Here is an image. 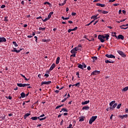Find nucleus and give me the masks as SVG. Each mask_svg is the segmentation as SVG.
Instances as JSON below:
<instances>
[{"mask_svg":"<svg viewBox=\"0 0 128 128\" xmlns=\"http://www.w3.org/2000/svg\"><path fill=\"white\" fill-rule=\"evenodd\" d=\"M119 117L120 118H128V114H125V115H123V116H122V115H120L119 116Z\"/></svg>","mask_w":128,"mask_h":128,"instance_id":"393cba45","label":"nucleus"},{"mask_svg":"<svg viewBox=\"0 0 128 128\" xmlns=\"http://www.w3.org/2000/svg\"><path fill=\"white\" fill-rule=\"evenodd\" d=\"M39 30H46V28H42V27L39 28Z\"/></svg>","mask_w":128,"mask_h":128,"instance_id":"c9c22d12","label":"nucleus"},{"mask_svg":"<svg viewBox=\"0 0 128 128\" xmlns=\"http://www.w3.org/2000/svg\"><path fill=\"white\" fill-rule=\"evenodd\" d=\"M126 19H124L123 20H120V21L117 22L118 24H120V22H125Z\"/></svg>","mask_w":128,"mask_h":128,"instance_id":"c03bdc74","label":"nucleus"},{"mask_svg":"<svg viewBox=\"0 0 128 128\" xmlns=\"http://www.w3.org/2000/svg\"><path fill=\"white\" fill-rule=\"evenodd\" d=\"M52 14H54V12H50L48 15V18L50 20V18H52Z\"/></svg>","mask_w":128,"mask_h":128,"instance_id":"412c9836","label":"nucleus"},{"mask_svg":"<svg viewBox=\"0 0 128 128\" xmlns=\"http://www.w3.org/2000/svg\"><path fill=\"white\" fill-rule=\"evenodd\" d=\"M6 98H8V100H12V96H8V97L6 96Z\"/></svg>","mask_w":128,"mask_h":128,"instance_id":"49530a36","label":"nucleus"},{"mask_svg":"<svg viewBox=\"0 0 128 128\" xmlns=\"http://www.w3.org/2000/svg\"><path fill=\"white\" fill-rule=\"evenodd\" d=\"M120 28H121L122 30H127V28H128V26L126 28H124L123 26H120Z\"/></svg>","mask_w":128,"mask_h":128,"instance_id":"4c0bfd02","label":"nucleus"},{"mask_svg":"<svg viewBox=\"0 0 128 128\" xmlns=\"http://www.w3.org/2000/svg\"><path fill=\"white\" fill-rule=\"evenodd\" d=\"M98 38L100 40L101 42H104V40L102 38V35H98Z\"/></svg>","mask_w":128,"mask_h":128,"instance_id":"9b49d317","label":"nucleus"},{"mask_svg":"<svg viewBox=\"0 0 128 128\" xmlns=\"http://www.w3.org/2000/svg\"><path fill=\"white\" fill-rule=\"evenodd\" d=\"M80 83L78 82L76 84H73L72 86H78H78H80Z\"/></svg>","mask_w":128,"mask_h":128,"instance_id":"7c9ffc66","label":"nucleus"},{"mask_svg":"<svg viewBox=\"0 0 128 128\" xmlns=\"http://www.w3.org/2000/svg\"><path fill=\"white\" fill-rule=\"evenodd\" d=\"M30 116V114H28V113L26 114L24 116V120H26V118H28V116Z\"/></svg>","mask_w":128,"mask_h":128,"instance_id":"b1692460","label":"nucleus"},{"mask_svg":"<svg viewBox=\"0 0 128 128\" xmlns=\"http://www.w3.org/2000/svg\"><path fill=\"white\" fill-rule=\"evenodd\" d=\"M70 56H72L73 58H76V54H73L71 55Z\"/></svg>","mask_w":128,"mask_h":128,"instance_id":"052dcab7","label":"nucleus"},{"mask_svg":"<svg viewBox=\"0 0 128 128\" xmlns=\"http://www.w3.org/2000/svg\"><path fill=\"white\" fill-rule=\"evenodd\" d=\"M76 76H78V78H80V72H76Z\"/></svg>","mask_w":128,"mask_h":128,"instance_id":"58836bf2","label":"nucleus"},{"mask_svg":"<svg viewBox=\"0 0 128 128\" xmlns=\"http://www.w3.org/2000/svg\"><path fill=\"white\" fill-rule=\"evenodd\" d=\"M105 62L106 64H114V62H110V60H106Z\"/></svg>","mask_w":128,"mask_h":128,"instance_id":"cd10ccee","label":"nucleus"},{"mask_svg":"<svg viewBox=\"0 0 128 128\" xmlns=\"http://www.w3.org/2000/svg\"><path fill=\"white\" fill-rule=\"evenodd\" d=\"M67 98H68V97L64 98L63 100H62L61 101V102H66V100Z\"/></svg>","mask_w":128,"mask_h":128,"instance_id":"de8ad7c7","label":"nucleus"},{"mask_svg":"<svg viewBox=\"0 0 128 128\" xmlns=\"http://www.w3.org/2000/svg\"><path fill=\"white\" fill-rule=\"evenodd\" d=\"M122 12H123V14H126V10H122Z\"/></svg>","mask_w":128,"mask_h":128,"instance_id":"680f3d73","label":"nucleus"},{"mask_svg":"<svg viewBox=\"0 0 128 128\" xmlns=\"http://www.w3.org/2000/svg\"><path fill=\"white\" fill-rule=\"evenodd\" d=\"M37 20H40V18H42V16H38L36 18Z\"/></svg>","mask_w":128,"mask_h":128,"instance_id":"e2e57ef3","label":"nucleus"},{"mask_svg":"<svg viewBox=\"0 0 128 128\" xmlns=\"http://www.w3.org/2000/svg\"><path fill=\"white\" fill-rule=\"evenodd\" d=\"M106 56L108 58H116V56L112 54H106Z\"/></svg>","mask_w":128,"mask_h":128,"instance_id":"423d86ee","label":"nucleus"},{"mask_svg":"<svg viewBox=\"0 0 128 128\" xmlns=\"http://www.w3.org/2000/svg\"><path fill=\"white\" fill-rule=\"evenodd\" d=\"M55 92H56V94H58V92H60V90H55Z\"/></svg>","mask_w":128,"mask_h":128,"instance_id":"69168bd1","label":"nucleus"},{"mask_svg":"<svg viewBox=\"0 0 128 128\" xmlns=\"http://www.w3.org/2000/svg\"><path fill=\"white\" fill-rule=\"evenodd\" d=\"M120 106H122V104H120L117 106L116 108H120Z\"/></svg>","mask_w":128,"mask_h":128,"instance_id":"79ce46f5","label":"nucleus"},{"mask_svg":"<svg viewBox=\"0 0 128 128\" xmlns=\"http://www.w3.org/2000/svg\"><path fill=\"white\" fill-rule=\"evenodd\" d=\"M100 74V71L95 70L92 72L91 76H96V74Z\"/></svg>","mask_w":128,"mask_h":128,"instance_id":"20e7f679","label":"nucleus"},{"mask_svg":"<svg viewBox=\"0 0 128 128\" xmlns=\"http://www.w3.org/2000/svg\"><path fill=\"white\" fill-rule=\"evenodd\" d=\"M96 6H101V8H104V6H106V4L96 3Z\"/></svg>","mask_w":128,"mask_h":128,"instance_id":"f8f14e48","label":"nucleus"},{"mask_svg":"<svg viewBox=\"0 0 128 128\" xmlns=\"http://www.w3.org/2000/svg\"><path fill=\"white\" fill-rule=\"evenodd\" d=\"M82 66H83V68H86V64H84V62L82 63Z\"/></svg>","mask_w":128,"mask_h":128,"instance_id":"37998d69","label":"nucleus"},{"mask_svg":"<svg viewBox=\"0 0 128 128\" xmlns=\"http://www.w3.org/2000/svg\"><path fill=\"white\" fill-rule=\"evenodd\" d=\"M42 42H46V39H42Z\"/></svg>","mask_w":128,"mask_h":128,"instance_id":"338daca9","label":"nucleus"},{"mask_svg":"<svg viewBox=\"0 0 128 128\" xmlns=\"http://www.w3.org/2000/svg\"><path fill=\"white\" fill-rule=\"evenodd\" d=\"M44 76H46V78H48V76H50V75H48V74H46Z\"/></svg>","mask_w":128,"mask_h":128,"instance_id":"13d9d810","label":"nucleus"},{"mask_svg":"<svg viewBox=\"0 0 128 128\" xmlns=\"http://www.w3.org/2000/svg\"><path fill=\"white\" fill-rule=\"evenodd\" d=\"M50 20L48 18H45L44 20L42 19V20L44 22H47V20Z\"/></svg>","mask_w":128,"mask_h":128,"instance_id":"e433bc0d","label":"nucleus"},{"mask_svg":"<svg viewBox=\"0 0 128 128\" xmlns=\"http://www.w3.org/2000/svg\"><path fill=\"white\" fill-rule=\"evenodd\" d=\"M61 18H62V20H70V17L64 18V16H62Z\"/></svg>","mask_w":128,"mask_h":128,"instance_id":"f704fd0d","label":"nucleus"},{"mask_svg":"<svg viewBox=\"0 0 128 128\" xmlns=\"http://www.w3.org/2000/svg\"><path fill=\"white\" fill-rule=\"evenodd\" d=\"M108 38H110V34H105V38H106V40H108Z\"/></svg>","mask_w":128,"mask_h":128,"instance_id":"aec40b11","label":"nucleus"},{"mask_svg":"<svg viewBox=\"0 0 128 128\" xmlns=\"http://www.w3.org/2000/svg\"><path fill=\"white\" fill-rule=\"evenodd\" d=\"M31 120H38V117L37 116L32 117L31 118Z\"/></svg>","mask_w":128,"mask_h":128,"instance_id":"473e14b6","label":"nucleus"},{"mask_svg":"<svg viewBox=\"0 0 128 128\" xmlns=\"http://www.w3.org/2000/svg\"><path fill=\"white\" fill-rule=\"evenodd\" d=\"M20 96H21V98H26V94H24V92H22L20 94Z\"/></svg>","mask_w":128,"mask_h":128,"instance_id":"5701e85b","label":"nucleus"},{"mask_svg":"<svg viewBox=\"0 0 128 128\" xmlns=\"http://www.w3.org/2000/svg\"><path fill=\"white\" fill-rule=\"evenodd\" d=\"M92 58L93 60V62H96V60H98V57L97 56H92Z\"/></svg>","mask_w":128,"mask_h":128,"instance_id":"c756f323","label":"nucleus"},{"mask_svg":"<svg viewBox=\"0 0 128 128\" xmlns=\"http://www.w3.org/2000/svg\"><path fill=\"white\" fill-rule=\"evenodd\" d=\"M6 42V39L4 37L0 38V42Z\"/></svg>","mask_w":128,"mask_h":128,"instance_id":"1a4fd4ad","label":"nucleus"},{"mask_svg":"<svg viewBox=\"0 0 128 128\" xmlns=\"http://www.w3.org/2000/svg\"><path fill=\"white\" fill-rule=\"evenodd\" d=\"M14 46L16 47V46H18V44H16V42H12Z\"/></svg>","mask_w":128,"mask_h":128,"instance_id":"72a5a7b5","label":"nucleus"},{"mask_svg":"<svg viewBox=\"0 0 128 128\" xmlns=\"http://www.w3.org/2000/svg\"><path fill=\"white\" fill-rule=\"evenodd\" d=\"M68 112V109L65 108H62L60 111V112Z\"/></svg>","mask_w":128,"mask_h":128,"instance_id":"a878e982","label":"nucleus"},{"mask_svg":"<svg viewBox=\"0 0 128 128\" xmlns=\"http://www.w3.org/2000/svg\"><path fill=\"white\" fill-rule=\"evenodd\" d=\"M44 4H48V6H49L50 8H52V4L48 2H44Z\"/></svg>","mask_w":128,"mask_h":128,"instance_id":"a211bd4d","label":"nucleus"},{"mask_svg":"<svg viewBox=\"0 0 128 128\" xmlns=\"http://www.w3.org/2000/svg\"><path fill=\"white\" fill-rule=\"evenodd\" d=\"M100 0H94L93 1V2H100Z\"/></svg>","mask_w":128,"mask_h":128,"instance_id":"bf43d9fd","label":"nucleus"},{"mask_svg":"<svg viewBox=\"0 0 128 128\" xmlns=\"http://www.w3.org/2000/svg\"><path fill=\"white\" fill-rule=\"evenodd\" d=\"M79 118V122H84V116L80 117Z\"/></svg>","mask_w":128,"mask_h":128,"instance_id":"4be33fe9","label":"nucleus"},{"mask_svg":"<svg viewBox=\"0 0 128 128\" xmlns=\"http://www.w3.org/2000/svg\"><path fill=\"white\" fill-rule=\"evenodd\" d=\"M90 110V106H84L82 108V110Z\"/></svg>","mask_w":128,"mask_h":128,"instance_id":"ddd939ff","label":"nucleus"},{"mask_svg":"<svg viewBox=\"0 0 128 128\" xmlns=\"http://www.w3.org/2000/svg\"><path fill=\"white\" fill-rule=\"evenodd\" d=\"M91 18L92 20H98V15H96V16H92L91 17Z\"/></svg>","mask_w":128,"mask_h":128,"instance_id":"dca6fc26","label":"nucleus"},{"mask_svg":"<svg viewBox=\"0 0 128 128\" xmlns=\"http://www.w3.org/2000/svg\"><path fill=\"white\" fill-rule=\"evenodd\" d=\"M72 16H76V12H72Z\"/></svg>","mask_w":128,"mask_h":128,"instance_id":"09e8293b","label":"nucleus"},{"mask_svg":"<svg viewBox=\"0 0 128 128\" xmlns=\"http://www.w3.org/2000/svg\"><path fill=\"white\" fill-rule=\"evenodd\" d=\"M67 128H72V124H70L69 125V126H68V127H67Z\"/></svg>","mask_w":128,"mask_h":128,"instance_id":"8fccbe9b","label":"nucleus"},{"mask_svg":"<svg viewBox=\"0 0 128 128\" xmlns=\"http://www.w3.org/2000/svg\"><path fill=\"white\" fill-rule=\"evenodd\" d=\"M117 52H118V54H120V56H122V58H126V54H124V52H123L118 50H117Z\"/></svg>","mask_w":128,"mask_h":128,"instance_id":"7ed1b4c3","label":"nucleus"},{"mask_svg":"<svg viewBox=\"0 0 128 128\" xmlns=\"http://www.w3.org/2000/svg\"><path fill=\"white\" fill-rule=\"evenodd\" d=\"M117 40H124V36L122 34H119L117 38Z\"/></svg>","mask_w":128,"mask_h":128,"instance_id":"0eeeda50","label":"nucleus"},{"mask_svg":"<svg viewBox=\"0 0 128 128\" xmlns=\"http://www.w3.org/2000/svg\"><path fill=\"white\" fill-rule=\"evenodd\" d=\"M11 52H16L17 54H18V52H20V51H18V50H16V48H14L13 50H11Z\"/></svg>","mask_w":128,"mask_h":128,"instance_id":"f3484780","label":"nucleus"},{"mask_svg":"<svg viewBox=\"0 0 128 128\" xmlns=\"http://www.w3.org/2000/svg\"><path fill=\"white\" fill-rule=\"evenodd\" d=\"M78 50V48L75 47L70 50L71 54H76V51Z\"/></svg>","mask_w":128,"mask_h":128,"instance_id":"39448f33","label":"nucleus"},{"mask_svg":"<svg viewBox=\"0 0 128 128\" xmlns=\"http://www.w3.org/2000/svg\"><path fill=\"white\" fill-rule=\"evenodd\" d=\"M98 22V20H97L95 22L94 24V26H96Z\"/></svg>","mask_w":128,"mask_h":128,"instance_id":"6e6d98bb","label":"nucleus"},{"mask_svg":"<svg viewBox=\"0 0 128 128\" xmlns=\"http://www.w3.org/2000/svg\"><path fill=\"white\" fill-rule=\"evenodd\" d=\"M17 86H19L20 88H24V86H26V84H22V83H20V84H17Z\"/></svg>","mask_w":128,"mask_h":128,"instance_id":"9d476101","label":"nucleus"},{"mask_svg":"<svg viewBox=\"0 0 128 128\" xmlns=\"http://www.w3.org/2000/svg\"><path fill=\"white\" fill-rule=\"evenodd\" d=\"M52 84V81H48V82H42L41 83L42 86V84Z\"/></svg>","mask_w":128,"mask_h":128,"instance_id":"6e6552de","label":"nucleus"},{"mask_svg":"<svg viewBox=\"0 0 128 128\" xmlns=\"http://www.w3.org/2000/svg\"><path fill=\"white\" fill-rule=\"evenodd\" d=\"M78 68H81V70H84V67L82 66V64H78Z\"/></svg>","mask_w":128,"mask_h":128,"instance_id":"6ab92c4d","label":"nucleus"},{"mask_svg":"<svg viewBox=\"0 0 128 128\" xmlns=\"http://www.w3.org/2000/svg\"><path fill=\"white\" fill-rule=\"evenodd\" d=\"M6 8V5L4 4L2 5L0 7L1 8Z\"/></svg>","mask_w":128,"mask_h":128,"instance_id":"603ef678","label":"nucleus"},{"mask_svg":"<svg viewBox=\"0 0 128 128\" xmlns=\"http://www.w3.org/2000/svg\"><path fill=\"white\" fill-rule=\"evenodd\" d=\"M60 57H58L56 60V64H58L60 63Z\"/></svg>","mask_w":128,"mask_h":128,"instance_id":"c85d7f7f","label":"nucleus"},{"mask_svg":"<svg viewBox=\"0 0 128 128\" xmlns=\"http://www.w3.org/2000/svg\"><path fill=\"white\" fill-rule=\"evenodd\" d=\"M54 68H56V64L54 63L52 66H50L49 70H54Z\"/></svg>","mask_w":128,"mask_h":128,"instance_id":"4468645a","label":"nucleus"},{"mask_svg":"<svg viewBox=\"0 0 128 128\" xmlns=\"http://www.w3.org/2000/svg\"><path fill=\"white\" fill-rule=\"evenodd\" d=\"M65 4H66V0H64L63 3L59 4V6H64Z\"/></svg>","mask_w":128,"mask_h":128,"instance_id":"bb28decb","label":"nucleus"},{"mask_svg":"<svg viewBox=\"0 0 128 128\" xmlns=\"http://www.w3.org/2000/svg\"><path fill=\"white\" fill-rule=\"evenodd\" d=\"M110 110H114V108H116V106H118V104L116 103V101L114 100V101H112L110 103Z\"/></svg>","mask_w":128,"mask_h":128,"instance_id":"f257e3e1","label":"nucleus"},{"mask_svg":"<svg viewBox=\"0 0 128 128\" xmlns=\"http://www.w3.org/2000/svg\"><path fill=\"white\" fill-rule=\"evenodd\" d=\"M102 14H108V12L103 10L102 12Z\"/></svg>","mask_w":128,"mask_h":128,"instance_id":"ea45409f","label":"nucleus"},{"mask_svg":"<svg viewBox=\"0 0 128 128\" xmlns=\"http://www.w3.org/2000/svg\"><path fill=\"white\" fill-rule=\"evenodd\" d=\"M46 116H45V117H44V118H40V120H46Z\"/></svg>","mask_w":128,"mask_h":128,"instance_id":"a18cd8bd","label":"nucleus"},{"mask_svg":"<svg viewBox=\"0 0 128 128\" xmlns=\"http://www.w3.org/2000/svg\"><path fill=\"white\" fill-rule=\"evenodd\" d=\"M34 38H35V40L36 42H38V36H34Z\"/></svg>","mask_w":128,"mask_h":128,"instance_id":"5fc2aeb1","label":"nucleus"},{"mask_svg":"<svg viewBox=\"0 0 128 128\" xmlns=\"http://www.w3.org/2000/svg\"><path fill=\"white\" fill-rule=\"evenodd\" d=\"M88 104H90V100H86L82 102V105Z\"/></svg>","mask_w":128,"mask_h":128,"instance_id":"2eb2a0df","label":"nucleus"},{"mask_svg":"<svg viewBox=\"0 0 128 128\" xmlns=\"http://www.w3.org/2000/svg\"><path fill=\"white\" fill-rule=\"evenodd\" d=\"M122 92H126L127 90H128V86H126L125 88H124L122 90Z\"/></svg>","mask_w":128,"mask_h":128,"instance_id":"2f4dec72","label":"nucleus"},{"mask_svg":"<svg viewBox=\"0 0 128 128\" xmlns=\"http://www.w3.org/2000/svg\"><path fill=\"white\" fill-rule=\"evenodd\" d=\"M96 118H98V116H92L89 120L90 124H92L94 122V120H96Z\"/></svg>","mask_w":128,"mask_h":128,"instance_id":"f03ea898","label":"nucleus"},{"mask_svg":"<svg viewBox=\"0 0 128 128\" xmlns=\"http://www.w3.org/2000/svg\"><path fill=\"white\" fill-rule=\"evenodd\" d=\"M84 38H86V40H89V42H90V40H88V38H87L86 35H84Z\"/></svg>","mask_w":128,"mask_h":128,"instance_id":"864d4df0","label":"nucleus"},{"mask_svg":"<svg viewBox=\"0 0 128 128\" xmlns=\"http://www.w3.org/2000/svg\"><path fill=\"white\" fill-rule=\"evenodd\" d=\"M102 38L104 40V38H106V34L104 35H102Z\"/></svg>","mask_w":128,"mask_h":128,"instance_id":"3c124183","label":"nucleus"},{"mask_svg":"<svg viewBox=\"0 0 128 128\" xmlns=\"http://www.w3.org/2000/svg\"><path fill=\"white\" fill-rule=\"evenodd\" d=\"M8 16H4V22H8Z\"/></svg>","mask_w":128,"mask_h":128,"instance_id":"a19ab883","label":"nucleus"},{"mask_svg":"<svg viewBox=\"0 0 128 128\" xmlns=\"http://www.w3.org/2000/svg\"><path fill=\"white\" fill-rule=\"evenodd\" d=\"M113 6H120V4H113Z\"/></svg>","mask_w":128,"mask_h":128,"instance_id":"4d7b16f0","label":"nucleus"},{"mask_svg":"<svg viewBox=\"0 0 128 128\" xmlns=\"http://www.w3.org/2000/svg\"><path fill=\"white\" fill-rule=\"evenodd\" d=\"M87 69L88 70H90V66H88V68H87Z\"/></svg>","mask_w":128,"mask_h":128,"instance_id":"774afa93","label":"nucleus"},{"mask_svg":"<svg viewBox=\"0 0 128 128\" xmlns=\"http://www.w3.org/2000/svg\"><path fill=\"white\" fill-rule=\"evenodd\" d=\"M44 116H45L44 114H42L40 116V118H44Z\"/></svg>","mask_w":128,"mask_h":128,"instance_id":"0e129e2a","label":"nucleus"}]
</instances>
